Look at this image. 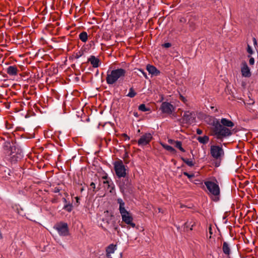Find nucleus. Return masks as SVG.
Listing matches in <instances>:
<instances>
[{"instance_id":"1","label":"nucleus","mask_w":258,"mask_h":258,"mask_svg":"<svg viewBox=\"0 0 258 258\" xmlns=\"http://www.w3.org/2000/svg\"><path fill=\"white\" fill-rule=\"evenodd\" d=\"M208 123L211 125V135L215 137L218 140H222L230 136L232 132L229 127L232 128L234 126V123L225 118L219 119L210 117Z\"/></svg>"},{"instance_id":"2","label":"nucleus","mask_w":258,"mask_h":258,"mask_svg":"<svg viewBox=\"0 0 258 258\" xmlns=\"http://www.w3.org/2000/svg\"><path fill=\"white\" fill-rule=\"evenodd\" d=\"M125 70L118 68L107 72L106 81L108 85H113L119 80L123 79L126 75Z\"/></svg>"},{"instance_id":"3","label":"nucleus","mask_w":258,"mask_h":258,"mask_svg":"<svg viewBox=\"0 0 258 258\" xmlns=\"http://www.w3.org/2000/svg\"><path fill=\"white\" fill-rule=\"evenodd\" d=\"M204 183L210 193L214 197V199L213 200L215 201H218L220 193V187L218 184L210 181H205Z\"/></svg>"},{"instance_id":"4","label":"nucleus","mask_w":258,"mask_h":258,"mask_svg":"<svg viewBox=\"0 0 258 258\" xmlns=\"http://www.w3.org/2000/svg\"><path fill=\"white\" fill-rule=\"evenodd\" d=\"M115 174L118 178L125 177L127 175V169L122 160H118L113 163Z\"/></svg>"},{"instance_id":"5","label":"nucleus","mask_w":258,"mask_h":258,"mask_svg":"<svg viewBox=\"0 0 258 258\" xmlns=\"http://www.w3.org/2000/svg\"><path fill=\"white\" fill-rule=\"evenodd\" d=\"M119 178L117 182L119 187L120 190L122 193H124L129 190L132 188L131 181L127 176Z\"/></svg>"},{"instance_id":"6","label":"nucleus","mask_w":258,"mask_h":258,"mask_svg":"<svg viewBox=\"0 0 258 258\" xmlns=\"http://www.w3.org/2000/svg\"><path fill=\"white\" fill-rule=\"evenodd\" d=\"M121 216L122 221L128 225L127 228L136 227V224L134 222V219L132 214L126 211L120 214Z\"/></svg>"},{"instance_id":"7","label":"nucleus","mask_w":258,"mask_h":258,"mask_svg":"<svg viewBox=\"0 0 258 258\" xmlns=\"http://www.w3.org/2000/svg\"><path fill=\"white\" fill-rule=\"evenodd\" d=\"M16 150V148L14 147H11V150H9L8 152L9 158L8 160L12 164H15L17 163L19 159L21 158V154L18 152H15Z\"/></svg>"},{"instance_id":"8","label":"nucleus","mask_w":258,"mask_h":258,"mask_svg":"<svg viewBox=\"0 0 258 258\" xmlns=\"http://www.w3.org/2000/svg\"><path fill=\"white\" fill-rule=\"evenodd\" d=\"M210 153L213 158L215 159H220L224 155V151L221 147L219 146H211Z\"/></svg>"},{"instance_id":"9","label":"nucleus","mask_w":258,"mask_h":258,"mask_svg":"<svg viewBox=\"0 0 258 258\" xmlns=\"http://www.w3.org/2000/svg\"><path fill=\"white\" fill-rule=\"evenodd\" d=\"M153 139L152 135L149 133H146L143 135L138 141L139 146H145L149 144Z\"/></svg>"},{"instance_id":"10","label":"nucleus","mask_w":258,"mask_h":258,"mask_svg":"<svg viewBox=\"0 0 258 258\" xmlns=\"http://www.w3.org/2000/svg\"><path fill=\"white\" fill-rule=\"evenodd\" d=\"M55 228L60 235L67 236L69 234V229L67 223H59L55 226Z\"/></svg>"},{"instance_id":"11","label":"nucleus","mask_w":258,"mask_h":258,"mask_svg":"<svg viewBox=\"0 0 258 258\" xmlns=\"http://www.w3.org/2000/svg\"><path fill=\"white\" fill-rule=\"evenodd\" d=\"M160 109L163 113L171 114L174 109V107L170 103L164 102L162 103Z\"/></svg>"},{"instance_id":"12","label":"nucleus","mask_w":258,"mask_h":258,"mask_svg":"<svg viewBox=\"0 0 258 258\" xmlns=\"http://www.w3.org/2000/svg\"><path fill=\"white\" fill-rule=\"evenodd\" d=\"M241 73L243 77L249 78L251 76V72L250 69L248 67L245 61H243L241 63Z\"/></svg>"},{"instance_id":"13","label":"nucleus","mask_w":258,"mask_h":258,"mask_svg":"<svg viewBox=\"0 0 258 258\" xmlns=\"http://www.w3.org/2000/svg\"><path fill=\"white\" fill-rule=\"evenodd\" d=\"M88 62H90L93 68H98L100 63L99 58L95 57L94 55H91L88 59Z\"/></svg>"},{"instance_id":"14","label":"nucleus","mask_w":258,"mask_h":258,"mask_svg":"<svg viewBox=\"0 0 258 258\" xmlns=\"http://www.w3.org/2000/svg\"><path fill=\"white\" fill-rule=\"evenodd\" d=\"M222 250L223 253L227 256H229L231 253V245L226 241H224L222 244Z\"/></svg>"},{"instance_id":"15","label":"nucleus","mask_w":258,"mask_h":258,"mask_svg":"<svg viewBox=\"0 0 258 258\" xmlns=\"http://www.w3.org/2000/svg\"><path fill=\"white\" fill-rule=\"evenodd\" d=\"M192 112L189 111H185L183 115V119L186 123H191L195 119V117L192 116Z\"/></svg>"},{"instance_id":"16","label":"nucleus","mask_w":258,"mask_h":258,"mask_svg":"<svg viewBox=\"0 0 258 258\" xmlns=\"http://www.w3.org/2000/svg\"><path fill=\"white\" fill-rule=\"evenodd\" d=\"M147 70L148 72L154 76H158L160 74V72L157 68L154 66L148 64L146 67Z\"/></svg>"},{"instance_id":"17","label":"nucleus","mask_w":258,"mask_h":258,"mask_svg":"<svg viewBox=\"0 0 258 258\" xmlns=\"http://www.w3.org/2000/svg\"><path fill=\"white\" fill-rule=\"evenodd\" d=\"M18 69L16 66H10L7 69V73L10 76H16L18 72Z\"/></svg>"},{"instance_id":"18","label":"nucleus","mask_w":258,"mask_h":258,"mask_svg":"<svg viewBox=\"0 0 258 258\" xmlns=\"http://www.w3.org/2000/svg\"><path fill=\"white\" fill-rule=\"evenodd\" d=\"M102 178L104 179L103 181V184H106L108 188H110L111 189H113V183L112 180L108 177L107 175L103 176Z\"/></svg>"},{"instance_id":"19","label":"nucleus","mask_w":258,"mask_h":258,"mask_svg":"<svg viewBox=\"0 0 258 258\" xmlns=\"http://www.w3.org/2000/svg\"><path fill=\"white\" fill-rule=\"evenodd\" d=\"M116 249V245L113 244L109 245L106 248V253L111 254L114 253V251Z\"/></svg>"},{"instance_id":"20","label":"nucleus","mask_w":258,"mask_h":258,"mask_svg":"<svg viewBox=\"0 0 258 258\" xmlns=\"http://www.w3.org/2000/svg\"><path fill=\"white\" fill-rule=\"evenodd\" d=\"M79 39L83 42H87L88 40V34L85 31L81 32L79 35Z\"/></svg>"},{"instance_id":"21","label":"nucleus","mask_w":258,"mask_h":258,"mask_svg":"<svg viewBox=\"0 0 258 258\" xmlns=\"http://www.w3.org/2000/svg\"><path fill=\"white\" fill-rule=\"evenodd\" d=\"M198 141L202 144H207L209 141V138L207 136H204L203 137H199L197 138Z\"/></svg>"},{"instance_id":"22","label":"nucleus","mask_w":258,"mask_h":258,"mask_svg":"<svg viewBox=\"0 0 258 258\" xmlns=\"http://www.w3.org/2000/svg\"><path fill=\"white\" fill-rule=\"evenodd\" d=\"M181 159L186 164H187L188 166H190V167H192L195 163L194 162L191 160H189L187 158H184L183 157H181Z\"/></svg>"},{"instance_id":"23","label":"nucleus","mask_w":258,"mask_h":258,"mask_svg":"<svg viewBox=\"0 0 258 258\" xmlns=\"http://www.w3.org/2000/svg\"><path fill=\"white\" fill-rule=\"evenodd\" d=\"M175 147L178 149L181 152H185V150L182 147V143L179 141H176L175 144L174 145Z\"/></svg>"},{"instance_id":"24","label":"nucleus","mask_w":258,"mask_h":258,"mask_svg":"<svg viewBox=\"0 0 258 258\" xmlns=\"http://www.w3.org/2000/svg\"><path fill=\"white\" fill-rule=\"evenodd\" d=\"M162 147L165 149H166V150L171 152V153H175L176 152L175 150L171 146H169V145H165V144H162Z\"/></svg>"},{"instance_id":"25","label":"nucleus","mask_w":258,"mask_h":258,"mask_svg":"<svg viewBox=\"0 0 258 258\" xmlns=\"http://www.w3.org/2000/svg\"><path fill=\"white\" fill-rule=\"evenodd\" d=\"M137 95V93L135 91L133 87L131 88L129 90V92L127 95V96L130 98H133Z\"/></svg>"},{"instance_id":"26","label":"nucleus","mask_w":258,"mask_h":258,"mask_svg":"<svg viewBox=\"0 0 258 258\" xmlns=\"http://www.w3.org/2000/svg\"><path fill=\"white\" fill-rule=\"evenodd\" d=\"M63 209L68 212H71L73 209V205L71 204H67L64 206Z\"/></svg>"},{"instance_id":"27","label":"nucleus","mask_w":258,"mask_h":258,"mask_svg":"<svg viewBox=\"0 0 258 258\" xmlns=\"http://www.w3.org/2000/svg\"><path fill=\"white\" fill-rule=\"evenodd\" d=\"M111 228H112L114 231H116L118 234H119L120 230L118 229V227L116 225V224L114 221H112L111 222Z\"/></svg>"},{"instance_id":"28","label":"nucleus","mask_w":258,"mask_h":258,"mask_svg":"<svg viewBox=\"0 0 258 258\" xmlns=\"http://www.w3.org/2000/svg\"><path fill=\"white\" fill-rule=\"evenodd\" d=\"M195 225H196V222L195 221H191L190 222H189L188 221H187L185 223L186 227L187 228L190 227L189 229L190 230H192L193 229V227L194 226H195Z\"/></svg>"},{"instance_id":"29","label":"nucleus","mask_w":258,"mask_h":258,"mask_svg":"<svg viewBox=\"0 0 258 258\" xmlns=\"http://www.w3.org/2000/svg\"><path fill=\"white\" fill-rule=\"evenodd\" d=\"M139 109L140 111L145 112L150 110V108H147L146 105L144 104H142L139 106Z\"/></svg>"},{"instance_id":"30","label":"nucleus","mask_w":258,"mask_h":258,"mask_svg":"<svg viewBox=\"0 0 258 258\" xmlns=\"http://www.w3.org/2000/svg\"><path fill=\"white\" fill-rule=\"evenodd\" d=\"M119 210L120 214H122V213L127 211L125 208L124 202L119 205Z\"/></svg>"},{"instance_id":"31","label":"nucleus","mask_w":258,"mask_h":258,"mask_svg":"<svg viewBox=\"0 0 258 258\" xmlns=\"http://www.w3.org/2000/svg\"><path fill=\"white\" fill-rule=\"evenodd\" d=\"M103 221L104 222V224H106L105 226L108 228H111V222L112 221H109L108 219H103Z\"/></svg>"},{"instance_id":"32","label":"nucleus","mask_w":258,"mask_h":258,"mask_svg":"<svg viewBox=\"0 0 258 258\" xmlns=\"http://www.w3.org/2000/svg\"><path fill=\"white\" fill-rule=\"evenodd\" d=\"M247 51L250 55L253 53L252 48L249 44H247Z\"/></svg>"},{"instance_id":"33","label":"nucleus","mask_w":258,"mask_h":258,"mask_svg":"<svg viewBox=\"0 0 258 258\" xmlns=\"http://www.w3.org/2000/svg\"><path fill=\"white\" fill-rule=\"evenodd\" d=\"M183 174L186 176L189 179H190L191 178L194 177L195 176V175L194 174H189L186 172H184Z\"/></svg>"},{"instance_id":"34","label":"nucleus","mask_w":258,"mask_h":258,"mask_svg":"<svg viewBox=\"0 0 258 258\" xmlns=\"http://www.w3.org/2000/svg\"><path fill=\"white\" fill-rule=\"evenodd\" d=\"M248 57H250L249 60V63L250 65H253L254 63V59L253 57H250V55H248Z\"/></svg>"},{"instance_id":"35","label":"nucleus","mask_w":258,"mask_h":258,"mask_svg":"<svg viewBox=\"0 0 258 258\" xmlns=\"http://www.w3.org/2000/svg\"><path fill=\"white\" fill-rule=\"evenodd\" d=\"M121 136L123 138L124 141L129 140L130 139V138L126 134H122L121 135Z\"/></svg>"},{"instance_id":"36","label":"nucleus","mask_w":258,"mask_h":258,"mask_svg":"<svg viewBox=\"0 0 258 258\" xmlns=\"http://www.w3.org/2000/svg\"><path fill=\"white\" fill-rule=\"evenodd\" d=\"M60 190V189L58 187H55L54 188L52 189V191L54 193L59 192Z\"/></svg>"},{"instance_id":"37","label":"nucleus","mask_w":258,"mask_h":258,"mask_svg":"<svg viewBox=\"0 0 258 258\" xmlns=\"http://www.w3.org/2000/svg\"><path fill=\"white\" fill-rule=\"evenodd\" d=\"M90 185L91 187V188L93 189V191H96V185H95V183H94L93 182H92L90 183Z\"/></svg>"},{"instance_id":"38","label":"nucleus","mask_w":258,"mask_h":258,"mask_svg":"<svg viewBox=\"0 0 258 258\" xmlns=\"http://www.w3.org/2000/svg\"><path fill=\"white\" fill-rule=\"evenodd\" d=\"M179 99L181 101H182L184 103H185L187 101L186 99L181 94L179 96Z\"/></svg>"},{"instance_id":"39","label":"nucleus","mask_w":258,"mask_h":258,"mask_svg":"<svg viewBox=\"0 0 258 258\" xmlns=\"http://www.w3.org/2000/svg\"><path fill=\"white\" fill-rule=\"evenodd\" d=\"M163 46L164 47H165V48H169V47H170L171 46V44H170V43H168H168H164V44L163 45Z\"/></svg>"},{"instance_id":"40","label":"nucleus","mask_w":258,"mask_h":258,"mask_svg":"<svg viewBox=\"0 0 258 258\" xmlns=\"http://www.w3.org/2000/svg\"><path fill=\"white\" fill-rule=\"evenodd\" d=\"M168 142L170 144H174V145H175L176 141H174V140H172V139H169L168 140Z\"/></svg>"},{"instance_id":"41","label":"nucleus","mask_w":258,"mask_h":258,"mask_svg":"<svg viewBox=\"0 0 258 258\" xmlns=\"http://www.w3.org/2000/svg\"><path fill=\"white\" fill-rule=\"evenodd\" d=\"M117 202L118 204H119V205L121 204L122 203H124L123 200L121 199H120V198L118 199L117 200Z\"/></svg>"},{"instance_id":"42","label":"nucleus","mask_w":258,"mask_h":258,"mask_svg":"<svg viewBox=\"0 0 258 258\" xmlns=\"http://www.w3.org/2000/svg\"><path fill=\"white\" fill-rule=\"evenodd\" d=\"M196 132L198 135H201L203 133V131L200 128L197 129Z\"/></svg>"},{"instance_id":"43","label":"nucleus","mask_w":258,"mask_h":258,"mask_svg":"<svg viewBox=\"0 0 258 258\" xmlns=\"http://www.w3.org/2000/svg\"><path fill=\"white\" fill-rule=\"evenodd\" d=\"M252 40H253L254 45H257V41H256V38H252Z\"/></svg>"},{"instance_id":"44","label":"nucleus","mask_w":258,"mask_h":258,"mask_svg":"<svg viewBox=\"0 0 258 258\" xmlns=\"http://www.w3.org/2000/svg\"><path fill=\"white\" fill-rule=\"evenodd\" d=\"M212 230V229L211 226H210L209 227V233H210L211 235H212L213 234Z\"/></svg>"},{"instance_id":"45","label":"nucleus","mask_w":258,"mask_h":258,"mask_svg":"<svg viewBox=\"0 0 258 258\" xmlns=\"http://www.w3.org/2000/svg\"><path fill=\"white\" fill-rule=\"evenodd\" d=\"M75 199H76V202H77L78 204H79V200H80L79 198L78 197H76L75 198Z\"/></svg>"},{"instance_id":"46","label":"nucleus","mask_w":258,"mask_h":258,"mask_svg":"<svg viewBox=\"0 0 258 258\" xmlns=\"http://www.w3.org/2000/svg\"><path fill=\"white\" fill-rule=\"evenodd\" d=\"M106 256L107 258H112L111 254L106 253Z\"/></svg>"},{"instance_id":"47","label":"nucleus","mask_w":258,"mask_h":258,"mask_svg":"<svg viewBox=\"0 0 258 258\" xmlns=\"http://www.w3.org/2000/svg\"><path fill=\"white\" fill-rule=\"evenodd\" d=\"M62 200H63L64 203H65L66 204H67V201L66 199L63 198Z\"/></svg>"},{"instance_id":"48","label":"nucleus","mask_w":258,"mask_h":258,"mask_svg":"<svg viewBox=\"0 0 258 258\" xmlns=\"http://www.w3.org/2000/svg\"><path fill=\"white\" fill-rule=\"evenodd\" d=\"M84 190V188H83V187H82V188L80 189V191H81V192H82Z\"/></svg>"},{"instance_id":"49","label":"nucleus","mask_w":258,"mask_h":258,"mask_svg":"<svg viewBox=\"0 0 258 258\" xmlns=\"http://www.w3.org/2000/svg\"><path fill=\"white\" fill-rule=\"evenodd\" d=\"M158 209L159 212H161V210H162L161 208H159Z\"/></svg>"},{"instance_id":"50","label":"nucleus","mask_w":258,"mask_h":258,"mask_svg":"<svg viewBox=\"0 0 258 258\" xmlns=\"http://www.w3.org/2000/svg\"><path fill=\"white\" fill-rule=\"evenodd\" d=\"M254 103V102L253 101H252V102L251 103H250V104H253Z\"/></svg>"},{"instance_id":"51","label":"nucleus","mask_w":258,"mask_h":258,"mask_svg":"<svg viewBox=\"0 0 258 258\" xmlns=\"http://www.w3.org/2000/svg\"><path fill=\"white\" fill-rule=\"evenodd\" d=\"M103 229L104 231H107V229L106 228H104Z\"/></svg>"}]
</instances>
